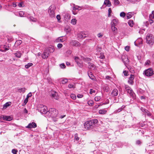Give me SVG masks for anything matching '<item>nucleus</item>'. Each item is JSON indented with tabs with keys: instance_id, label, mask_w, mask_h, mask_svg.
<instances>
[{
	"instance_id": "nucleus-1",
	"label": "nucleus",
	"mask_w": 154,
	"mask_h": 154,
	"mask_svg": "<svg viewBox=\"0 0 154 154\" xmlns=\"http://www.w3.org/2000/svg\"><path fill=\"white\" fill-rule=\"evenodd\" d=\"M98 122V120L96 119H93L86 122L84 124V128L87 129H92L95 124Z\"/></svg>"
},
{
	"instance_id": "nucleus-2",
	"label": "nucleus",
	"mask_w": 154,
	"mask_h": 154,
	"mask_svg": "<svg viewBox=\"0 0 154 154\" xmlns=\"http://www.w3.org/2000/svg\"><path fill=\"white\" fill-rule=\"evenodd\" d=\"M146 42L148 44L152 45L154 42V38L152 34H148L146 38Z\"/></svg>"
},
{
	"instance_id": "nucleus-3",
	"label": "nucleus",
	"mask_w": 154,
	"mask_h": 154,
	"mask_svg": "<svg viewBox=\"0 0 154 154\" xmlns=\"http://www.w3.org/2000/svg\"><path fill=\"white\" fill-rule=\"evenodd\" d=\"M56 9V8L54 6H51L49 8L48 13L50 16L52 17H55L54 11Z\"/></svg>"
},
{
	"instance_id": "nucleus-4",
	"label": "nucleus",
	"mask_w": 154,
	"mask_h": 154,
	"mask_svg": "<svg viewBox=\"0 0 154 154\" xmlns=\"http://www.w3.org/2000/svg\"><path fill=\"white\" fill-rule=\"evenodd\" d=\"M143 74L147 76H150L154 74V71L152 68H149L145 70Z\"/></svg>"
},
{
	"instance_id": "nucleus-5",
	"label": "nucleus",
	"mask_w": 154,
	"mask_h": 154,
	"mask_svg": "<svg viewBox=\"0 0 154 154\" xmlns=\"http://www.w3.org/2000/svg\"><path fill=\"white\" fill-rule=\"evenodd\" d=\"M47 113L49 116L52 117H55L57 116V112L56 111L54 108H52L49 109Z\"/></svg>"
},
{
	"instance_id": "nucleus-6",
	"label": "nucleus",
	"mask_w": 154,
	"mask_h": 154,
	"mask_svg": "<svg viewBox=\"0 0 154 154\" xmlns=\"http://www.w3.org/2000/svg\"><path fill=\"white\" fill-rule=\"evenodd\" d=\"M49 54L50 51L49 49L47 48H45L42 55V58L44 59H47L49 56Z\"/></svg>"
},
{
	"instance_id": "nucleus-7",
	"label": "nucleus",
	"mask_w": 154,
	"mask_h": 154,
	"mask_svg": "<svg viewBox=\"0 0 154 154\" xmlns=\"http://www.w3.org/2000/svg\"><path fill=\"white\" fill-rule=\"evenodd\" d=\"M38 110L41 113L43 114H45L48 112L47 108L45 106H41L40 108H39Z\"/></svg>"
},
{
	"instance_id": "nucleus-8",
	"label": "nucleus",
	"mask_w": 154,
	"mask_h": 154,
	"mask_svg": "<svg viewBox=\"0 0 154 154\" xmlns=\"http://www.w3.org/2000/svg\"><path fill=\"white\" fill-rule=\"evenodd\" d=\"M70 45L73 46L79 47L80 46V44L77 41L75 40H71L70 41Z\"/></svg>"
},
{
	"instance_id": "nucleus-9",
	"label": "nucleus",
	"mask_w": 154,
	"mask_h": 154,
	"mask_svg": "<svg viewBox=\"0 0 154 154\" xmlns=\"http://www.w3.org/2000/svg\"><path fill=\"white\" fill-rule=\"evenodd\" d=\"M127 92L128 94H129L130 96L132 98L133 100H135L136 99V95L131 89L130 90H129L127 91Z\"/></svg>"
},
{
	"instance_id": "nucleus-10",
	"label": "nucleus",
	"mask_w": 154,
	"mask_h": 154,
	"mask_svg": "<svg viewBox=\"0 0 154 154\" xmlns=\"http://www.w3.org/2000/svg\"><path fill=\"white\" fill-rule=\"evenodd\" d=\"M37 127L36 124L34 122H32L29 123L28 125L26 127L27 128L31 129V128H35Z\"/></svg>"
},
{
	"instance_id": "nucleus-11",
	"label": "nucleus",
	"mask_w": 154,
	"mask_h": 154,
	"mask_svg": "<svg viewBox=\"0 0 154 154\" xmlns=\"http://www.w3.org/2000/svg\"><path fill=\"white\" fill-rule=\"evenodd\" d=\"M134 78L135 75H134L131 74L130 77L129 78V79L128 81V83L129 84L132 85L134 83L133 80L134 79Z\"/></svg>"
},
{
	"instance_id": "nucleus-12",
	"label": "nucleus",
	"mask_w": 154,
	"mask_h": 154,
	"mask_svg": "<svg viewBox=\"0 0 154 154\" xmlns=\"http://www.w3.org/2000/svg\"><path fill=\"white\" fill-rule=\"evenodd\" d=\"M74 6L73 7V13L74 14H75L76 13H74V11H75L76 10L78 11L81 10L82 8H83V6L80 7L78 5H75L74 4H73Z\"/></svg>"
},
{
	"instance_id": "nucleus-13",
	"label": "nucleus",
	"mask_w": 154,
	"mask_h": 154,
	"mask_svg": "<svg viewBox=\"0 0 154 154\" xmlns=\"http://www.w3.org/2000/svg\"><path fill=\"white\" fill-rule=\"evenodd\" d=\"M0 119L5 121H10V116L1 115L0 116Z\"/></svg>"
},
{
	"instance_id": "nucleus-14",
	"label": "nucleus",
	"mask_w": 154,
	"mask_h": 154,
	"mask_svg": "<svg viewBox=\"0 0 154 154\" xmlns=\"http://www.w3.org/2000/svg\"><path fill=\"white\" fill-rule=\"evenodd\" d=\"M51 97L56 100H58L59 98L57 93L55 91H53L51 92Z\"/></svg>"
},
{
	"instance_id": "nucleus-15",
	"label": "nucleus",
	"mask_w": 154,
	"mask_h": 154,
	"mask_svg": "<svg viewBox=\"0 0 154 154\" xmlns=\"http://www.w3.org/2000/svg\"><path fill=\"white\" fill-rule=\"evenodd\" d=\"M118 94V91L117 89H114L112 91L111 94L112 97L117 96Z\"/></svg>"
},
{
	"instance_id": "nucleus-16",
	"label": "nucleus",
	"mask_w": 154,
	"mask_h": 154,
	"mask_svg": "<svg viewBox=\"0 0 154 154\" xmlns=\"http://www.w3.org/2000/svg\"><path fill=\"white\" fill-rule=\"evenodd\" d=\"M118 22V20L117 19H113L111 23V26H116Z\"/></svg>"
},
{
	"instance_id": "nucleus-17",
	"label": "nucleus",
	"mask_w": 154,
	"mask_h": 154,
	"mask_svg": "<svg viewBox=\"0 0 154 154\" xmlns=\"http://www.w3.org/2000/svg\"><path fill=\"white\" fill-rule=\"evenodd\" d=\"M103 89L105 92H108L110 90V88L108 85L106 84L103 87Z\"/></svg>"
},
{
	"instance_id": "nucleus-18",
	"label": "nucleus",
	"mask_w": 154,
	"mask_h": 154,
	"mask_svg": "<svg viewBox=\"0 0 154 154\" xmlns=\"http://www.w3.org/2000/svg\"><path fill=\"white\" fill-rule=\"evenodd\" d=\"M9 50V47L5 45H3L0 48V51H6Z\"/></svg>"
},
{
	"instance_id": "nucleus-19",
	"label": "nucleus",
	"mask_w": 154,
	"mask_h": 154,
	"mask_svg": "<svg viewBox=\"0 0 154 154\" xmlns=\"http://www.w3.org/2000/svg\"><path fill=\"white\" fill-rule=\"evenodd\" d=\"M111 29L114 35H116L117 33L118 30L116 26H111Z\"/></svg>"
},
{
	"instance_id": "nucleus-20",
	"label": "nucleus",
	"mask_w": 154,
	"mask_h": 154,
	"mask_svg": "<svg viewBox=\"0 0 154 154\" xmlns=\"http://www.w3.org/2000/svg\"><path fill=\"white\" fill-rule=\"evenodd\" d=\"M78 37L79 38H84L86 37L85 34L83 33V32H80L77 34Z\"/></svg>"
},
{
	"instance_id": "nucleus-21",
	"label": "nucleus",
	"mask_w": 154,
	"mask_h": 154,
	"mask_svg": "<svg viewBox=\"0 0 154 154\" xmlns=\"http://www.w3.org/2000/svg\"><path fill=\"white\" fill-rule=\"evenodd\" d=\"M88 75L90 79L94 81L96 80L95 76L91 72H90V73H88Z\"/></svg>"
},
{
	"instance_id": "nucleus-22",
	"label": "nucleus",
	"mask_w": 154,
	"mask_h": 154,
	"mask_svg": "<svg viewBox=\"0 0 154 154\" xmlns=\"http://www.w3.org/2000/svg\"><path fill=\"white\" fill-rule=\"evenodd\" d=\"M134 14L133 12H128L127 14L126 17L127 19H129Z\"/></svg>"
},
{
	"instance_id": "nucleus-23",
	"label": "nucleus",
	"mask_w": 154,
	"mask_h": 154,
	"mask_svg": "<svg viewBox=\"0 0 154 154\" xmlns=\"http://www.w3.org/2000/svg\"><path fill=\"white\" fill-rule=\"evenodd\" d=\"M104 4L108 7H110L111 5V3L109 0H105Z\"/></svg>"
},
{
	"instance_id": "nucleus-24",
	"label": "nucleus",
	"mask_w": 154,
	"mask_h": 154,
	"mask_svg": "<svg viewBox=\"0 0 154 154\" xmlns=\"http://www.w3.org/2000/svg\"><path fill=\"white\" fill-rule=\"evenodd\" d=\"M22 42L21 40H18L15 43V46L16 47L20 45Z\"/></svg>"
},
{
	"instance_id": "nucleus-25",
	"label": "nucleus",
	"mask_w": 154,
	"mask_h": 154,
	"mask_svg": "<svg viewBox=\"0 0 154 154\" xmlns=\"http://www.w3.org/2000/svg\"><path fill=\"white\" fill-rule=\"evenodd\" d=\"M63 36H61L58 37L56 39V41L57 42H63L65 41V40L63 38Z\"/></svg>"
},
{
	"instance_id": "nucleus-26",
	"label": "nucleus",
	"mask_w": 154,
	"mask_h": 154,
	"mask_svg": "<svg viewBox=\"0 0 154 154\" xmlns=\"http://www.w3.org/2000/svg\"><path fill=\"white\" fill-rule=\"evenodd\" d=\"M125 107V106L123 105L121 107L119 108L117 110L115 111L114 112L115 113H117L121 111Z\"/></svg>"
},
{
	"instance_id": "nucleus-27",
	"label": "nucleus",
	"mask_w": 154,
	"mask_h": 154,
	"mask_svg": "<svg viewBox=\"0 0 154 154\" xmlns=\"http://www.w3.org/2000/svg\"><path fill=\"white\" fill-rule=\"evenodd\" d=\"M107 112V111L105 110L104 109H100L99 111V113L100 114H105Z\"/></svg>"
},
{
	"instance_id": "nucleus-28",
	"label": "nucleus",
	"mask_w": 154,
	"mask_h": 154,
	"mask_svg": "<svg viewBox=\"0 0 154 154\" xmlns=\"http://www.w3.org/2000/svg\"><path fill=\"white\" fill-rule=\"evenodd\" d=\"M88 64L89 67L91 69H94L95 68V66L94 64L91 63H88Z\"/></svg>"
},
{
	"instance_id": "nucleus-29",
	"label": "nucleus",
	"mask_w": 154,
	"mask_h": 154,
	"mask_svg": "<svg viewBox=\"0 0 154 154\" xmlns=\"http://www.w3.org/2000/svg\"><path fill=\"white\" fill-rule=\"evenodd\" d=\"M15 56L17 58H20L22 55V54L20 51H17L14 54Z\"/></svg>"
},
{
	"instance_id": "nucleus-30",
	"label": "nucleus",
	"mask_w": 154,
	"mask_h": 154,
	"mask_svg": "<svg viewBox=\"0 0 154 154\" xmlns=\"http://www.w3.org/2000/svg\"><path fill=\"white\" fill-rule=\"evenodd\" d=\"M128 24L129 26L131 27L133 26L134 25V23L133 20H129L128 21Z\"/></svg>"
},
{
	"instance_id": "nucleus-31",
	"label": "nucleus",
	"mask_w": 154,
	"mask_h": 154,
	"mask_svg": "<svg viewBox=\"0 0 154 154\" xmlns=\"http://www.w3.org/2000/svg\"><path fill=\"white\" fill-rule=\"evenodd\" d=\"M143 40L141 38H138L136 42L138 43V44L140 45L142 44Z\"/></svg>"
},
{
	"instance_id": "nucleus-32",
	"label": "nucleus",
	"mask_w": 154,
	"mask_h": 154,
	"mask_svg": "<svg viewBox=\"0 0 154 154\" xmlns=\"http://www.w3.org/2000/svg\"><path fill=\"white\" fill-rule=\"evenodd\" d=\"M33 65L32 63H28L27 64L25 65V67L26 69L29 68L30 66H32Z\"/></svg>"
},
{
	"instance_id": "nucleus-33",
	"label": "nucleus",
	"mask_w": 154,
	"mask_h": 154,
	"mask_svg": "<svg viewBox=\"0 0 154 154\" xmlns=\"http://www.w3.org/2000/svg\"><path fill=\"white\" fill-rule=\"evenodd\" d=\"M125 88L127 91H128L131 88L128 85H125Z\"/></svg>"
},
{
	"instance_id": "nucleus-34",
	"label": "nucleus",
	"mask_w": 154,
	"mask_h": 154,
	"mask_svg": "<svg viewBox=\"0 0 154 154\" xmlns=\"http://www.w3.org/2000/svg\"><path fill=\"white\" fill-rule=\"evenodd\" d=\"M10 105V102H7L3 105V109H5Z\"/></svg>"
},
{
	"instance_id": "nucleus-35",
	"label": "nucleus",
	"mask_w": 154,
	"mask_h": 154,
	"mask_svg": "<svg viewBox=\"0 0 154 154\" xmlns=\"http://www.w3.org/2000/svg\"><path fill=\"white\" fill-rule=\"evenodd\" d=\"M88 104L90 106H92L94 104V102L92 100H90L88 102Z\"/></svg>"
},
{
	"instance_id": "nucleus-36",
	"label": "nucleus",
	"mask_w": 154,
	"mask_h": 154,
	"mask_svg": "<svg viewBox=\"0 0 154 154\" xmlns=\"http://www.w3.org/2000/svg\"><path fill=\"white\" fill-rule=\"evenodd\" d=\"M20 16L21 17H24V12L23 11H20L19 13Z\"/></svg>"
},
{
	"instance_id": "nucleus-37",
	"label": "nucleus",
	"mask_w": 154,
	"mask_h": 154,
	"mask_svg": "<svg viewBox=\"0 0 154 154\" xmlns=\"http://www.w3.org/2000/svg\"><path fill=\"white\" fill-rule=\"evenodd\" d=\"M18 91L20 93H24L25 91V88H21L19 89Z\"/></svg>"
},
{
	"instance_id": "nucleus-38",
	"label": "nucleus",
	"mask_w": 154,
	"mask_h": 154,
	"mask_svg": "<svg viewBox=\"0 0 154 154\" xmlns=\"http://www.w3.org/2000/svg\"><path fill=\"white\" fill-rule=\"evenodd\" d=\"M76 23V20L75 19H72L71 20V23L73 25H75Z\"/></svg>"
},
{
	"instance_id": "nucleus-39",
	"label": "nucleus",
	"mask_w": 154,
	"mask_h": 154,
	"mask_svg": "<svg viewBox=\"0 0 154 154\" xmlns=\"http://www.w3.org/2000/svg\"><path fill=\"white\" fill-rule=\"evenodd\" d=\"M70 97L72 99L74 100H75L76 99V96L74 94H72L70 95Z\"/></svg>"
},
{
	"instance_id": "nucleus-40",
	"label": "nucleus",
	"mask_w": 154,
	"mask_h": 154,
	"mask_svg": "<svg viewBox=\"0 0 154 154\" xmlns=\"http://www.w3.org/2000/svg\"><path fill=\"white\" fill-rule=\"evenodd\" d=\"M75 60L77 63L79 62L80 61L79 58L78 57H75Z\"/></svg>"
},
{
	"instance_id": "nucleus-41",
	"label": "nucleus",
	"mask_w": 154,
	"mask_h": 154,
	"mask_svg": "<svg viewBox=\"0 0 154 154\" xmlns=\"http://www.w3.org/2000/svg\"><path fill=\"white\" fill-rule=\"evenodd\" d=\"M68 82V80L66 79H62L61 81V82L62 84H65L67 83Z\"/></svg>"
},
{
	"instance_id": "nucleus-42",
	"label": "nucleus",
	"mask_w": 154,
	"mask_h": 154,
	"mask_svg": "<svg viewBox=\"0 0 154 154\" xmlns=\"http://www.w3.org/2000/svg\"><path fill=\"white\" fill-rule=\"evenodd\" d=\"M101 99V97L100 96H97L95 97L94 100L96 101H99Z\"/></svg>"
},
{
	"instance_id": "nucleus-43",
	"label": "nucleus",
	"mask_w": 154,
	"mask_h": 154,
	"mask_svg": "<svg viewBox=\"0 0 154 154\" xmlns=\"http://www.w3.org/2000/svg\"><path fill=\"white\" fill-rule=\"evenodd\" d=\"M128 1L131 2L133 3H135L136 2H138L140 1L141 0H127Z\"/></svg>"
},
{
	"instance_id": "nucleus-44",
	"label": "nucleus",
	"mask_w": 154,
	"mask_h": 154,
	"mask_svg": "<svg viewBox=\"0 0 154 154\" xmlns=\"http://www.w3.org/2000/svg\"><path fill=\"white\" fill-rule=\"evenodd\" d=\"M140 110L143 112V113L146 114V112L147 111V110L145 109L143 107H141L140 108Z\"/></svg>"
},
{
	"instance_id": "nucleus-45",
	"label": "nucleus",
	"mask_w": 154,
	"mask_h": 154,
	"mask_svg": "<svg viewBox=\"0 0 154 154\" xmlns=\"http://www.w3.org/2000/svg\"><path fill=\"white\" fill-rule=\"evenodd\" d=\"M126 15L125 13L124 12H122L120 14V16L121 17H124Z\"/></svg>"
},
{
	"instance_id": "nucleus-46",
	"label": "nucleus",
	"mask_w": 154,
	"mask_h": 154,
	"mask_svg": "<svg viewBox=\"0 0 154 154\" xmlns=\"http://www.w3.org/2000/svg\"><path fill=\"white\" fill-rule=\"evenodd\" d=\"M4 8L5 9L9 11L10 8L9 4H8L5 5Z\"/></svg>"
},
{
	"instance_id": "nucleus-47",
	"label": "nucleus",
	"mask_w": 154,
	"mask_h": 154,
	"mask_svg": "<svg viewBox=\"0 0 154 154\" xmlns=\"http://www.w3.org/2000/svg\"><path fill=\"white\" fill-rule=\"evenodd\" d=\"M47 48L49 49V50L50 51V53L53 52L54 51V48Z\"/></svg>"
},
{
	"instance_id": "nucleus-48",
	"label": "nucleus",
	"mask_w": 154,
	"mask_h": 154,
	"mask_svg": "<svg viewBox=\"0 0 154 154\" xmlns=\"http://www.w3.org/2000/svg\"><path fill=\"white\" fill-rule=\"evenodd\" d=\"M18 151L17 149H14L12 150V152L13 154H17V152Z\"/></svg>"
},
{
	"instance_id": "nucleus-49",
	"label": "nucleus",
	"mask_w": 154,
	"mask_h": 154,
	"mask_svg": "<svg viewBox=\"0 0 154 154\" xmlns=\"http://www.w3.org/2000/svg\"><path fill=\"white\" fill-rule=\"evenodd\" d=\"M68 87L69 88H74L75 87L74 85L72 84H70L68 85Z\"/></svg>"
},
{
	"instance_id": "nucleus-50",
	"label": "nucleus",
	"mask_w": 154,
	"mask_h": 154,
	"mask_svg": "<svg viewBox=\"0 0 154 154\" xmlns=\"http://www.w3.org/2000/svg\"><path fill=\"white\" fill-rule=\"evenodd\" d=\"M123 73H124V75L125 76H127L128 75V72L126 70L124 71Z\"/></svg>"
},
{
	"instance_id": "nucleus-51",
	"label": "nucleus",
	"mask_w": 154,
	"mask_h": 154,
	"mask_svg": "<svg viewBox=\"0 0 154 154\" xmlns=\"http://www.w3.org/2000/svg\"><path fill=\"white\" fill-rule=\"evenodd\" d=\"M60 67L62 69H64L66 67V66L64 63H62L60 65Z\"/></svg>"
},
{
	"instance_id": "nucleus-52",
	"label": "nucleus",
	"mask_w": 154,
	"mask_h": 154,
	"mask_svg": "<svg viewBox=\"0 0 154 154\" xmlns=\"http://www.w3.org/2000/svg\"><path fill=\"white\" fill-rule=\"evenodd\" d=\"M146 114L147 115L149 116H150L151 115V113L148 110L146 111Z\"/></svg>"
},
{
	"instance_id": "nucleus-53",
	"label": "nucleus",
	"mask_w": 154,
	"mask_h": 154,
	"mask_svg": "<svg viewBox=\"0 0 154 154\" xmlns=\"http://www.w3.org/2000/svg\"><path fill=\"white\" fill-rule=\"evenodd\" d=\"M79 138L78 137V135L76 134L75 136V139L76 140H78Z\"/></svg>"
},
{
	"instance_id": "nucleus-54",
	"label": "nucleus",
	"mask_w": 154,
	"mask_h": 154,
	"mask_svg": "<svg viewBox=\"0 0 154 154\" xmlns=\"http://www.w3.org/2000/svg\"><path fill=\"white\" fill-rule=\"evenodd\" d=\"M28 101V99L26 98L24 100V105H26Z\"/></svg>"
},
{
	"instance_id": "nucleus-55",
	"label": "nucleus",
	"mask_w": 154,
	"mask_h": 154,
	"mask_svg": "<svg viewBox=\"0 0 154 154\" xmlns=\"http://www.w3.org/2000/svg\"><path fill=\"white\" fill-rule=\"evenodd\" d=\"M78 65L80 67L82 68V67L83 65L82 63L80 62L78 63H77Z\"/></svg>"
},
{
	"instance_id": "nucleus-56",
	"label": "nucleus",
	"mask_w": 154,
	"mask_h": 154,
	"mask_svg": "<svg viewBox=\"0 0 154 154\" xmlns=\"http://www.w3.org/2000/svg\"><path fill=\"white\" fill-rule=\"evenodd\" d=\"M32 96V94L31 93H29L27 95L26 97L27 98H29V97H31Z\"/></svg>"
},
{
	"instance_id": "nucleus-57",
	"label": "nucleus",
	"mask_w": 154,
	"mask_h": 154,
	"mask_svg": "<svg viewBox=\"0 0 154 154\" xmlns=\"http://www.w3.org/2000/svg\"><path fill=\"white\" fill-rule=\"evenodd\" d=\"M56 18L58 21L60 20L61 19V17L60 15H57L56 16Z\"/></svg>"
},
{
	"instance_id": "nucleus-58",
	"label": "nucleus",
	"mask_w": 154,
	"mask_h": 154,
	"mask_svg": "<svg viewBox=\"0 0 154 154\" xmlns=\"http://www.w3.org/2000/svg\"><path fill=\"white\" fill-rule=\"evenodd\" d=\"M95 90H94L92 89H90V93L91 94H92L93 93H95Z\"/></svg>"
},
{
	"instance_id": "nucleus-59",
	"label": "nucleus",
	"mask_w": 154,
	"mask_h": 154,
	"mask_svg": "<svg viewBox=\"0 0 154 154\" xmlns=\"http://www.w3.org/2000/svg\"><path fill=\"white\" fill-rule=\"evenodd\" d=\"M63 46V45L62 44L60 43H59L57 45V47L58 48H62Z\"/></svg>"
},
{
	"instance_id": "nucleus-60",
	"label": "nucleus",
	"mask_w": 154,
	"mask_h": 154,
	"mask_svg": "<svg viewBox=\"0 0 154 154\" xmlns=\"http://www.w3.org/2000/svg\"><path fill=\"white\" fill-rule=\"evenodd\" d=\"M30 20L33 21H35V19L32 17H30Z\"/></svg>"
},
{
	"instance_id": "nucleus-61",
	"label": "nucleus",
	"mask_w": 154,
	"mask_h": 154,
	"mask_svg": "<svg viewBox=\"0 0 154 154\" xmlns=\"http://www.w3.org/2000/svg\"><path fill=\"white\" fill-rule=\"evenodd\" d=\"M23 4V2H20V3H19L18 5V6L20 7H22V5Z\"/></svg>"
},
{
	"instance_id": "nucleus-62",
	"label": "nucleus",
	"mask_w": 154,
	"mask_h": 154,
	"mask_svg": "<svg viewBox=\"0 0 154 154\" xmlns=\"http://www.w3.org/2000/svg\"><path fill=\"white\" fill-rule=\"evenodd\" d=\"M125 50H126L127 51H129V47L128 46H126L125 47Z\"/></svg>"
},
{
	"instance_id": "nucleus-63",
	"label": "nucleus",
	"mask_w": 154,
	"mask_h": 154,
	"mask_svg": "<svg viewBox=\"0 0 154 154\" xmlns=\"http://www.w3.org/2000/svg\"><path fill=\"white\" fill-rule=\"evenodd\" d=\"M77 97L78 98H81L83 97V95L81 94H78L77 96Z\"/></svg>"
},
{
	"instance_id": "nucleus-64",
	"label": "nucleus",
	"mask_w": 154,
	"mask_h": 154,
	"mask_svg": "<svg viewBox=\"0 0 154 154\" xmlns=\"http://www.w3.org/2000/svg\"><path fill=\"white\" fill-rule=\"evenodd\" d=\"M151 17H152V19H154V11H153L152 12V14H151Z\"/></svg>"
}]
</instances>
